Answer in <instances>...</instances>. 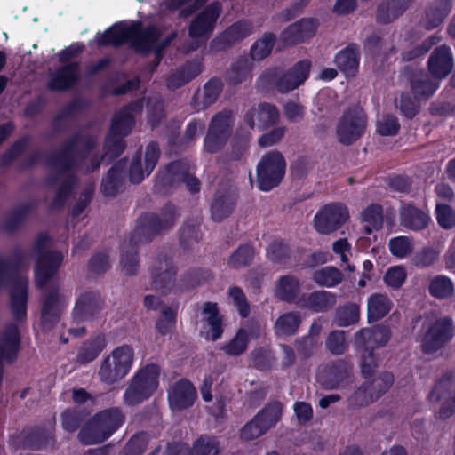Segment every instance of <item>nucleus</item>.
<instances>
[{
  "label": "nucleus",
  "instance_id": "f257e3e1",
  "mask_svg": "<svg viewBox=\"0 0 455 455\" xmlns=\"http://www.w3.org/2000/svg\"><path fill=\"white\" fill-rule=\"evenodd\" d=\"M178 217L175 205L165 204L159 213L144 212L137 220L136 227L128 241H124L121 249L122 271L134 275L139 267L138 246L154 239L161 232L171 228Z\"/></svg>",
  "mask_w": 455,
  "mask_h": 455
},
{
  "label": "nucleus",
  "instance_id": "f8f14e48",
  "mask_svg": "<svg viewBox=\"0 0 455 455\" xmlns=\"http://www.w3.org/2000/svg\"><path fill=\"white\" fill-rule=\"evenodd\" d=\"M232 112L225 109L215 114L210 122L207 133L204 140L206 152L215 154L227 144L232 132Z\"/></svg>",
  "mask_w": 455,
  "mask_h": 455
},
{
  "label": "nucleus",
  "instance_id": "6e6d98bb",
  "mask_svg": "<svg viewBox=\"0 0 455 455\" xmlns=\"http://www.w3.org/2000/svg\"><path fill=\"white\" fill-rule=\"evenodd\" d=\"M312 279L319 286L331 288L342 282L343 274L339 268L328 266L315 270Z\"/></svg>",
  "mask_w": 455,
  "mask_h": 455
},
{
  "label": "nucleus",
  "instance_id": "7c9ffc66",
  "mask_svg": "<svg viewBox=\"0 0 455 455\" xmlns=\"http://www.w3.org/2000/svg\"><path fill=\"white\" fill-rule=\"evenodd\" d=\"M22 446L32 451L45 449L50 444H54L55 435L53 427L44 426H33L24 429L21 433Z\"/></svg>",
  "mask_w": 455,
  "mask_h": 455
},
{
  "label": "nucleus",
  "instance_id": "473e14b6",
  "mask_svg": "<svg viewBox=\"0 0 455 455\" xmlns=\"http://www.w3.org/2000/svg\"><path fill=\"white\" fill-rule=\"evenodd\" d=\"M360 59V46L356 43H349L335 54L333 63L346 77H353L358 73Z\"/></svg>",
  "mask_w": 455,
  "mask_h": 455
},
{
  "label": "nucleus",
  "instance_id": "13d9d810",
  "mask_svg": "<svg viewBox=\"0 0 455 455\" xmlns=\"http://www.w3.org/2000/svg\"><path fill=\"white\" fill-rule=\"evenodd\" d=\"M421 100L415 98L410 92H401L399 99L395 100V107L399 109L400 114L405 118L411 120L421 109Z\"/></svg>",
  "mask_w": 455,
  "mask_h": 455
},
{
  "label": "nucleus",
  "instance_id": "4c0bfd02",
  "mask_svg": "<svg viewBox=\"0 0 455 455\" xmlns=\"http://www.w3.org/2000/svg\"><path fill=\"white\" fill-rule=\"evenodd\" d=\"M201 65L196 60L187 61L172 71L166 78L170 90H176L187 84L201 73Z\"/></svg>",
  "mask_w": 455,
  "mask_h": 455
},
{
  "label": "nucleus",
  "instance_id": "680f3d73",
  "mask_svg": "<svg viewBox=\"0 0 455 455\" xmlns=\"http://www.w3.org/2000/svg\"><path fill=\"white\" fill-rule=\"evenodd\" d=\"M360 319V307L357 304L347 302L339 306L335 312V323L341 327L356 323Z\"/></svg>",
  "mask_w": 455,
  "mask_h": 455
},
{
  "label": "nucleus",
  "instance_id": "052dcab7",
  "mask_svg": "<svg viewBox=\"0 0 455 455\" xmlns=\"http://www.w3.org/2000/svg\"><path fill=\"white\" fill-rule=\"evenodd\" d=\"M283 403L274 400L268 402L258 413V418L269 430L281 419L283 414Z\"/></svg>",
  "mask_w": 455,
  "mask_h": 455
},
{
  "label": "nucleus",
  "instance_id": "39448f33",
  "mask_svg": "<svg viewBox=\"0 0 455 455\" xmlns=\"http://www.w3.org/2000/svg\"><path fill=\"white\" fill-rule=\"evenodd\" d=\"M125 422L119 407H110L95 413L79 430L77 438L83 445L102 443L111 437Z\"/></svg>",
  "mask_w": 455,
  "mask_h": 455
},
{
  "label": "nucleus",
  "instance_id": "ea45409f",
  "mask_svg": "<svg viewBox=\"0 0 455 455\" xmlns=\"http://www.w3.org/2000/svg\"><path fill=\"white\" fill-rule=\"evenodd\" d=\"M107 346L105 335L102 333L92 336L83 342L78 349L76 361L81 364H87L94 361Z\"/></svg>",
  "mask_w": 455,
  "mask_h": 455
},
{
  "label": "nucleus",
  "instance_id": "8fccbe9b",
  "mask_svg": "<svg viewBox=\"0 0 455 455\" xmlns=\"http://www.w3.org/2000/svg\"><path fill=\"white\" fill-rule=\"evenodd\" d=\"M361 220L366 223L364 233L371 235L373 230L379 231L383 227V207L379 204L368 205L361 213Z\"/></svg>",
  "mask_w": 455,
  "mask_h": 455
},
{
  "label": "nucleus",
  "instance_id": "c9c22d12",
  "mask_svg": "<svg viewBox=\"0 0 455 455\" xmlns=\"http://www.w3.org/2000/svg\"><path fill=\"white\" fill-rule=\"evenodd\" d=\"M130 24L126 21H118L107 28L102 34L97 33L96 42L99 46L119 47L124 44H129Z\"/></svg>",
  "mask_w": 455,
  "mask_h": 455
},
{
  "label": "nucleus",
  "instance_id": "f3484780",
  "mask_svg": "<svg viewBox=\"0 0 455 455\" xmlns=\"http://www.w3.org/2000/svg\"><path fill=\"white\" fill-rule=\"evenodd\" d=\"M67 307L64 296L58 288L52 289L41 301L40 326L44 331L53 329Z\"/></svg>",
  "mask_w": 455,
  "mask_h": 455
},
{
  "label": "nucleus",
  "instance_id": "6ab92c4d",
  "mask_svg": "<svg viewBox=\"0 0 455 455\" xmlns=\"http://www.w3.org/2000/svg\"><path fill=\"white\" fill-rule=\"evenodd\" d=\"M176 267L168 255H158L151 268L152 287L154 290L166 294L175 287Z\"/></svg>",
  "mask_w": 455,
  "mask_h": 455
},
{
  "label": "nucleus",
  "instance_id": "f704fd0d",
  "mask_svg": "<svg viewBox=\"0 0 455 455\" xmlns=\"http://www.w3.org/2000/svg\"><path fill=\"white\" fill-rule=\"evenodd\" d=\"M237 201V194L231 189H218L211 204L212 219L220 222L227 219L234 211Z\"/></svg>",
  "mask_w": 455,
  "mask_h": 455
},
{
  "label": "nucleus",
  "instance_id": "c85d7f7f",
  "mask_svg": "<svg viewBox=\"0 0 455 455\" xmlns=\"http://www.w3.org/2000/svg\"><path fill=\"white\" fill-rule=\"evenodd\" d=\"M127 164L126 158L119 159L102 178L100 191L104 196L114 197L122 189L127 176Z\"/></svg>",
  "mask_w": 455,
  "mask_h": 455
},
{
  "label": "nucleus",
  "instance_id": "338daca9",
  "mask_svg": "<svg viewBox=\"0 0 455 455\" xmlns=\"http://www.w3.org/2000/svg\"><path fill=\"white\" fill-rule=\"evenodd\" d=\"M126 148L124 137L108 132L104 141V156L110 160L119 157Z\"/></svg>",
  "mask_w": 455,
  "mask_h": 455
},
{
  "label": "nucleus",
  "instance_id": "49530a36",
  "mask_svg": "<svg viewBox=\"0 0 455 455\" xmlns=\"http://www.w3.org/2000/svg\"><path fill=\"white\" fill-rule=\"evenodd\" d=\"M211 279H212V274L208 269H190L180 276L179 288L175 290V293L193 290L204 284Z\"/></svg>",
  "mask_w": 455,
  "mask_h": 455
},
{
  "label": "nucleus",
  "instance_id": "bb28decb",
  "mask_svg": "<svg viewBox=\"0 0 455 455\" xmlns=\"http://www.w3.org/2000/svg\"><path fill=\"white\" fill-rule=\"evenodd\" d=\"M197 397L193 384L187 379L176 381L168 392V402L172 411H180L191 407Z\"/></svg>",
  "mask_w": 455,
  "mask_h": 455
},
{
  "label": "nucleus",
  "instance_id": "f03ea898",
  "mask_svg": "<svg viewBox=\"0 0 455 455\" xmlns=\"http://www.w3.org/2000/svg\"><path fill=\"white\" fill-rule=\"evenodd\" d=\"M24 259V251L20 248H15L8 259L0 257V286L12 283L10 306L16 322H23L27 318L28 280L20 275Z\"/></svg>",
  "mask_w": 455,
  "mask_h": 455
},
{
  "label": "nucleus",
  "instance_id": "b1692460",
  "mask_svg": "<svg viewBox=\"0 0 455 455\" xmlns=\"http://www.w3.org/2000/svg\"><path fill=\"white\" fill-rule=\"evenodd\" d=\"M391 338V330L385 324H376L363 328L355 334V345L357 349L374 351L385 347Z\"/></svg>",
  "mask_w": 455,
  "mask_h": 455
},
{
  "label": "nucleus",
  "instance_id": "3c124183",
  "mask_svg": "<svg viewBox=\"0 0 455 455\" xmlns=\"http://www.w3.org/2000/svg\"><path fill=\"white\" fill-rule=\"evenodd\" d=\"M201 221L198 219L187 220L180 229V244L184 250H189L197 243L201 238Z\"/></svg>",
  "mask_w": 455,
  "mask_h": 455
},
{
  "label": "nucleus",
  "instance_id": "a19ab883",
  "mask_svg": "<svg viewBox=\"0 0 455 455\" xmlns=\"http://www.w3.org/2000/svg\"><path fill=\"white\" fill-rule=\"evenodd\" d=\"M259 335V326L258 324L251 326L249 332L245 329L241 328L231 340L223 345L221 350L231 356L240 355L247 349L249 337L258 338Z\"/></svg>",
  "mask_w": 455,
  "mask_h": 455
},
{
  "label": "nucleus",
  "instance_id": "0e129e2a",
  "mask_svg": "<svg viewBox=\"0 0 455 455\" xmlns=\"http://www.w3.org/2000/svg\"><path fill=\"white\" fill-rule=\"evenodd\" d=\"M439 42V37L436 36H430L422 41L420 44L413 45L411 48L403 51L401 53L403 61H413L422 58L426 55L430 49Z\"/></svg>",
  "mask_w": 455,
  "mask_h": 455
},
{
  "label": "nucleus",
  "instance_id": "2f4dec72",
  "mask_svg": "<svg viewBox=\"0 0 455 455\" xmlns=\"http://www.w3.org/2000/svg\"><path fill=\"white\" fill-rule=\"evenodd\" d=\"M335 304V294L324 290L303 294L297 301V305L299 308L308 310L312 313L328 312Z\"/></svg>",
  "mask_w": 455,
  "mask_h": 455
},
{
  "label": "nucleus",
  "instance_id": "c03bdc74",
  "mask_svg": "<svg viewBox=\"0 0 455 455\" xmlns=\"http://www.w3.org/2000/svg\"><path fill=\"white\" fill-rule=\"evenodd\" d=\"M35 206V203L26 202L12 209L1 226L2 230L9 234L17 231L24 224Z\"/></svg>",
  "mask_w": 455,
  "mask_h": 455
},
{
  "label": "nucleus",
  "instance_id": "4be33fe9",
  "mask_svg": "<svg viewBox=\"0 0 455 455\" xmlns=\"http://www.w3.org/2000/svg\"><path fill=\"white\" fill-rule=\"evenodd\" d=\"M21 338L18 326L10 323H7L0 337V383L4 376V363H14L20 349Z\"/></svg>",
  "mask_w": 455,
  "mask_h": 455
},
{
  "label": "nucleus",
  "instance_id": "603ef678",
  "mask_svg": "<svg viewBox=\"0 0 455 455\" xmlns=\"http://www.w3.org/2000/svg\"><path fill=\"white\" fill-rule=\"evenodd\" d=\"M220 443L219 439L211 435H201L189 446L190 455H218Z\"/></svg>",
  "mask_w": 455,
  "mask_h": 455
},
{
  "label": "nucleus",
  "instance_id": "e2e57ef3",
  "mask_svg": "<svg viewBox=\"0 0 455 455\" xmlns=\"http://www.w3.org/2000/svg\"><path fill=\"white\" fill-rule=\"evenodd\" d=\"M254 248L250 243L241 244L228 258V264L235 269L250 266L254 259Z\"/></svg>",
  "mask_w": 455,
  "mask_h": 455
},
{
  "label": "nucleus",
  "instance_id": "79ce46f5",
  "mask_svg": "<svg viewBox=\"0 0 455 455\" xmlns=\"http://www.w3.org/2000/svg\"><path fill=\"white\" fill-rule=\"evenodd\" d=\"M393 307L392 300L386 294L373 293L367 299V318L369 323L384 318Z\"/></svg>",
  "mask_w": 455,
  "mask_h": 455
},
{
  "label": "nucleus",
  "instance_id": "1a4fd4ad",
  "mask_svg": "<svg viewBox=\"0 0 455 455\" xmlns=\"http://www.w3.org/2000/svg\"><path fill=\"white\" fill-rule=\"evenodd\" d=\"M286 172V161L281 152L271 150L264 154L257 164L256 182L260 191L268 192L278 187Z\"/></svg>",
  "mask_w": 455,
  "mask_h": 455
},
{
  "label": "nucleus",
  "instance_id": "72a5a7b5",
  "mask_svg": "<svg viewBox=\"0 0 455 455\" xmlns=\"http://www.w3.org/2000/svg\"><path fill=\"white\" fill-rule=\"evenodd\" d=\"M415 0H382L376 8V22L387 25L399 19Z\"/></svg>",
  "mask_w": 455,
  "mask_h": 455
},
{
  "label": "nucleus",
  "instance_id": "0eeeda50",
  "mask_svg": "<svg viewBox=\"0 0 455 455\" xmlns=\"http://www.w3.org/2000/svg\"><path fill=\"white\" fill-rule=\"evenodd\" d=\"M160 368L149 363L141 368L132 379L124 394V401L129 406H134L148 400L158 387Z\"/></svg>",
  "mask_w": 455,
  "mask_h": 455
},
{
  "label": "nucleus",
  "instance_id": "c756f323",
  "mask_svg": "<svg viewBox=\"0 0 455 455\" xmlns=\"http://www.w3.org/2000/svg\"><path fill=\"white\" fill-rule=\"evenodd\" d=\"M400 223L407 229L420 232L426 229L430 221V214L417 207L414 203L403 204L399 210Z\"/></svg>",
  "mask_w": 455,
  "mask_h": 455
},
{
  "label": "nucleus",
  "instance_id": "58836bf2",
  "mask_svg": "<svg viewBox=\"0 0 455 455\" xmlns=\"http://www.w3.org/2000/svg\"><path fill=\"white\" fill-rule=\"evenodd\" d=\"M452 8L451 0H435L426 10L421 20L422 26L427 30L438 28L448 16Z\"/></svg>",
  "mask_w": 455,
  "mask_h": 455
},
{
  "label": "nucleus",
  "instance_id": "dca6fc26",
  "mask_svg": "<svg viewBox=\"0 0 455 455\" xmlns=\"http://www.w3.org/2000/svg\"><path fill=\"white\" fill-rule=\"evenodd\" d=\"M353 371V363L348 358L337 359L327 363L321 373L322 386L328 390L345 387L350 381Z\"/></svg>",
  "mask_w": 455,
  "mask_h": 455
},
{
  "label": "nucleus",
  "instance_id": "6e6552de",
  "mask_svg": "<svg viewBox=\"0 0 455 455\" xmlns=\"http://www.w3.org/2000/svg\"><path fill=\"white\" fill-rule=\"evenodd\" d=\"M424 327L420 349L425 355H433L442 350L455 335V323L449 315L438 317Z\"/></svg>",
  "mask_w": 455,
  "mask_h": 455
},
{
  "label": "nucleus",
  "instance_id": "774afa93",
  "mask_svg": "<svg viewBox=\"0 0 455 455\" xmlns=\"http://www.w3.org/2000/svg\"><path fill=\"white\" fill-rule=\"evenodd\" d=\"M176 322V310L171 307H164L162 309L161 315L156 321L155 329L161 336H165L172 331Z\"/></svg>",
  "mask_w": 455,
  "mask_h": 455
},
{
  "label": "nucleus",
  "instance_id": "9b49d317",
  "mask_svg": "<svg viewBox=\"0 0 455 455\" xmlns=\"http://www.w3.org/2000/svg\"><path fill=\"white\" fill-rule=\"evenodd\" d=\"M133 357L134 351L130 345L116 347L100 364L98 372L100 380L111 385L124 379L132 366Z\"/></svg>",
  "mask_w": 455,
  "mask_h": 455
},
{
  "label": "nucleus",
  "instance_id": "5701e85b",
  "mask_svg": "<svg viewBox=\"0 0 455 455\" xmlns=\"http://www.w3.org/2000/svg\"><path fill=\"white\" fill-rule=\"evenodd\" d=\"M103 300L98 291L81 293L72 310L73 321L79 323L95 319L100 313Z\"/></svg>",
  "mask_w": 455,
  "mask_h": 455
},
{
  "label": "nucleus",
  "instance_id": "cd10ccee",
  "mask_svg": "<svg viewBox=\"0 0 455 455\" xmlns=\"http://www.w3.org/2000/svg\"><path fill=\"white\" fill-rule=\"evenodd\" d=\"M453 65L452 52L446 44L435 48L427 60L428 72L437 80L445 78L451 72Z\"/></svg>",
  "mask_w": 455,
  "mask_h": 455
},
{
  "label": "nucleus",
  "instance_id": "423d86ee",
  "mask_svg": "<svg viewBox=\"0 0 455 455\" xmlns=\"http://www.w3.org/2000/svg\"><path fill=\"white\" fill-rule=\"evenodd\" d=\"M52 242L47 233H40L35 239L33 251L36 255L35 263V282L38 289L44 288L58 272L63 261L61 252L44 251Z\"/></svg>",
  "mask_w": 455,
  "mask_h": 455
},
{
  "label": "nucleus",
  "instance_id": "20e7f679",
  "mask_svg": "<svg viewBox=\"0 0 455 455\" xmlns=\"http://www.w3.org/2000/svg\"><path fill=\"white\" fill-rule=\"evenodd\" d=\"M311 69L309 60H301L291 68L283 70L280 67L267 68L258 78V87L263 91H276L285 94L303 84L308 78Z\"/></svg>",
  "mask_w": 455,
  "mask_h": 455
},
{
  "label": "nucleus",
  "instance_id": "ddd939ff",
  "mask_svg": "<svg viewBox=\"0 0 455 455\" xmlns=\"http://www.w3.org/2000/svg\"><path fill=\"white\" fill-rule=\"evenodd\" d=\"M430 402H438L444 399L439 411L438 418L446 419L455 412V371H449L435 383L427 396Z\"/></svg>",
  "mask_w": 455,
  "mask_h": 455
},
{
  "label": "nucleus",
  "instance_id": "4d7b16f0",
  "mask_svg": "<svg viewBox=\"0 0 455 455\" xmlns=\"http://www.w3.org/2000/svg\"><path fill=\"white\" fill-rule=\"evenodd\" d=\"M428 291L435 299H445L454 295L455 289L450 277L439 275L430 281Z\"/></svg>",
  "mask_w": 455,
  "mask_h": 455
},
{
  "label": "nucleus",
  "instance_id": "e433bc0d",
  "mask_svg": "<svg viewBox=\"0 0 455 455\" xmlns=\"http://www.w3.org/2000/svg\"><path fill=\"white\" fill-rule=\"evenodd\" d=\"M201 314L203 321L209 326L207 332L209 338L212 341H216L221 338L223 329V315L220 313L218 303L207 301L202 305Z\"/></svg>",
  "mask_w": 455,
  "mask_h": 455
},
{
  "label": "nucleus",
  "instance_id": "5fc2aeb1",
  "mask_svg": "<svg viewBox=\"0 0 455 455\" xmlns=\"http://www.w3.org/2000/svg\"><path fill=\"white\" fill-rule=\"evenodd\" d=\"M276 36L272 32L264 33L262 37L256 40L250 49V55L253 60L260 61L268 57L275 44Z\"/></svg>",
  "mask_w": 455,
  "mask_h": 455
},
{
  "label": "nucleus",
  "instance_id": "864d4df0",
  "mask_svg": "<svg viewBox=\"0 0 455 455\" xmlns=\"http://www.w3.org/2000/svg\"><path fill=\"white\" fill-rule=\"evenodd\" d=\"M267 257L275 264L287 266L291 259V249L283 239L274 240L267 248Z\"/></svg>",
  "mask_w": 455,
  "mask_h": 455
},
{
  "label": "nucleus",
  "instance_id": "9d476101",
  "mask_svg": "<svg viewBox=\"0 0 455 455\" xmlns=\"http://www.w3.org/2000/svg\"><path fill=\"white\" fill-rule=\"evenodd\" d=\"M368 125V116L358 104L349 106L339 118L336 135L345 146L353 145L363 136Z\"/></svg>",
  "mask_w": 455,
  "mask_h": 455
},
{
  "label": "nucleus",
  "instance_id": "a211bd4d",
  "mask_svg": "<svg viewBox=\"0 0 455 455\" xmlns=\"http://www.w3.org/2000/svg\"><path fill=\"white\" fill-rule=\"evenodd\" d=\"M403 75L410 85L411 93L421 100L431 98L439 88V81L430 76L424 69L406 66Z\"/></svg>",
  "mask_w": 455,
  "mask_h": 455
},
{
  "label": "nucleus",
  "instance_id": "4468645a",
  "mask_svg": "<svg viewBox=\"0 0 455 455\" xmlns=\"http://www.w3.org/2000/svg\"><path fill=\"white\" fill-rule=\"evenodd\" d=\"M348 218L349 212L343 204H327L315 215L314 227L319 234L329 235L340 228Z\"/></svg>",
  "mask_w": 455,
  "mask_h": 455
},
{
  "label": "nucleus",
  "instance_id": "393cba45",
  "mask_svg": "<svg viewBox=\"0 0 455 455\" xmlns=\"http://www.w3.org/2000/svg\"><path fill=\"white\" fill-rule=\"evenodd\" d=\"M279 118L277 107L268 102H261L251 108L243 116V121L250 129H254L257 124L260 131L275 125Z\"/></svg>",
  "mask_w": 455,
  "mask_h": 455
},
{
  "label": "nucleus",
  "instance_id": "7ed1b4c3",
  "mask_svg": "<svg viewBox=\"0 0 455 455\" xmlns=\"http://www.w3.org/2000/svg\"><path fill=\"white\" fill-rule=\"evenodd\" d=\"M96 146L93 136L76 133L64 142L58 153L48 157L46 164L60 173L79 170Z\"/></svg>",
  "mask_w": 455,
  "mask_h": 455
},
{
  "label": "nucleus",
  "instance_id": "de8ad7c7",
  "mask_svg": "<svg viewBox=\"0 0 455 455\" xmlns=\"http://www.w3.org/2000/svg\"><path fill=\"white\" fill-rule=\"evenodd\" d=\"M77 183V176L74 173H68L56 188L54 197L50 204L51 209L57 211L62 210Z\"/></svg>",
  "mask_w": 455,
  "mask_h": 455
},
{
  "label": "nucleus",
  "instance_id": "bf43d9fd",
  "mask_svg": "<svg viewBox=\"0 0 455 455\" xmlns=\"http://www.w3.org/2000/svg\"><path fill=\"white\" fill-rule=\"evenodd\" d=\"M135 117L133 115L124 113L118 110L111 119L109 132L111 133L120 135L121 137L128 136L135 126Z\"/></svg>",
  "mask_w": 455,
  "mask_h": 455
},
{
  "label": "nucleus",
  "instance_id": "a878e982",
  "mask_svg": "<svg viewBox=\"0 0 455 455\" xmlns=\"http://www.w3.org/2000/svg\"><path fill=\"white\" fill-rule=\"evenodd\" d=\"M78 61L66 63L54 71L47 83L51 92H63L72 89L80 80Z\"/></svg>",
  "mask_w": 455,
  "mask_h": 455
},
{
  "label": "nucleus",
  "instance_id": "412c9836",
  "mask_svg": "<svg viewBox=\"0 0 455 455\" xmlns=\"http://www.w3.org/2000/svg\"><path fill=\"white\" fill-rule=\"evenodd\" d=\"M129 44L138 52H148L157 43L161 32L156 25L143 27L140 20H132L130 23Z\"/></svg>",
  "mask_w": 455,
  "mask_h": 455
},
{
  "label": "nucleus",
  "instance_id": "37998d69",
  "mask_svg": "<svg viewBox=\"0 0 455 455\" xmlns=\"http://www.w3.org/2000/svg\"><path fill=\"white\" fill-rule=\"evenodd\" d=\"M224 84L220 78L212 77L211 79H209L204 85V90L202 93V102H197L201 97L199 92H196L193 96V102L195 104H197V107H196V108L197 110L204 109L209 106L212 105L213 103H215L220 94L221 93Z\"/></svg>",
  "mask_w": 455,
  "mask_h": 455
},
{
  "label": "nucleus",
  "instance_id": "a18cd8bd",
  "mask_svg": "<svg viewBox=\"0 0 455 455\" xmlns=\"http://www.w3.org/2000/svg\"><path fill=\"white\" fill-rule=\"evenodd\" d=\"M90 411L84 408L76 406L64 410L60 414L62 428L68 433H74L87 422Z\"/></svg>",
  "mask_w": 455,
  "mask_h": 455
},
{
  "label": "nucleus",
  "instance_id": "aec40b11",
  "mask_svg": "<svg viewBox=\"0 0 455 455\" xmlns=\"http://www.w3.org/2000/svg\"><path fill=\"white\" fill-rule=\"evenodd\" d=\"M252 28L250 20H237L211 41L210 49L215 52H224L251 36Z\"/></svg>",
  "mask_w": 455,
  "mask_h": 455
},
{
  "label": "nucleus",
  "instance_id": "2eb2a0df",
  "mask_svg": "<svg viewBox=\"0 0 455 455\" xmlns=\"http://www.w3.org/2000/svg\"><path fill=\"white\" fill-rule=\"evenodd\" d=\"M222 7L219 1L206 5L191 20L188 33L193 39H208L213 33L217 21L221 14Z\"/></svg>",
  "mask_w": 455,
  "mask_h": 455
},
{
  "label": "nucleus",
  "instance_id": "69168bd1",
  "mask_svg": "<svg viewBox=\"0 0 455 455\" xmlns=\"http://www.w3.org/2000/svg\"><path fill=\"white\" fill-rule=\"evenodd\" d=\"M401 130V124L397 116L391 113H384L376 122V132L383 137L396 136Z\"/></svg>",
  "mask_w": 455,
  "mask_h": 455
},
{
  "label": "nucleus",
  "instance_id": "09e8293b",
  "mask_svg": "<svg viewBox=\"0 0 455 455\" xmlns=\"http://www.w3.org/2000/svg\"><path fill=\"white\" fill-rule=\"evenodd\" d=\"M300 291L299 279L292 275H282L275 285V296L282 301L292 302Z\"/></svg>",
  "mask_w": 455,
  "mask_h": 455
}]
</instances>
